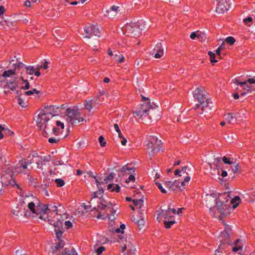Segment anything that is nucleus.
Returning a JSON list of instances; mask_svg holds the SVG:
<instances>
[{
  "instance_id": "1",
  "label": "nucleus",
  "mask_w": 255,
  "mask_h": 255,
  "mask_svg": "<svg viewBox=\"0 0 255 255\" xmlns=\"http://www.w3.org/2000/svg\"><path fill=\"white\" fill-rule=\"evenodd\" d=\"M142 99L144 102L140 104V107L134 113L137 116L139 117L142 120H152V119H157L159 116L158 111L151 105L150 99L148 98L141 96Z\"/></svg>"
},
{
  "instance_id": "2",
  "label": "nucleus",
  "mask_w": 255,
  "mask_h": 255,
  "mask_svg": "<svg viewBox=\"0 0 255 255\" xmlns=\"http://www.w3.org/2000/svg\"><path fill=\"white\" fill-rule=\"evenodd\" d=\"M194 98L196 99L202 105V112L208 113L212 110L213 103L210 102L211 100L208 98L207 93L204 88L202 86H199L193 92Z\"/></svg>"
},
{
  "instance_id": "3",
  "label": "nucleus",
  "mask_w": 255,
  "mask_h": 255,
  "mask_svg": "<svg viewBox=\"0 0 255 255\" xmlns=\"http://www.w3.org/2000/svg\"><path fill=\"white\" fill-rule=\"evenodd\" d=\"M47 113L46 111L42 109L36 120V125L40 130H42V134L44 137H47L48 134L46 131L48 128L46 124L50 120V117L47 115Z\"/></svg>"
},
{
  "instance_id": "4",
  "label": "nucleus",
  "mask_w": 255,
  "mask_h": 255,
  "mask_svg": "<svg viewBox=\"0 0 255 255\" xmlns=\"http://www.w3.org/2000/svg\"><path fill=\"white\" fill-rule=\"evenodd\" d=\"M65 113L67 117V121L72 125L79 124L81 122L84 121L83 118L80 117V113L78 112V109H75L67 108L66 109Z\"/></svg>"
},
{
  "instance_id": "5",
  "label": "nucleus",
  "mask_w": 255,
  "mask_h": 255,
  "mask_svg": "<svg viewBox=\"0 0 255 255\" xmlns=\"http://www.w3.org/2000/svg\"><path fill=\"white\" fill-rule=\"evenodd\" d=\"M24 66L25 65L23 63L18 61L17 60L16 61L11 60L9 61V64L7 67V68H10V69L4 71L2 74V76L6 78L15 75L16 71H20Z\"/></svg>"
},
{
  "instance_id": "6",
  "label": "nucleus",
  "mask_w": 255,
  "mask_h": 255,
  "mask_svg": "<svg viewBox=\"0 0 255 255\" xmlns=\"http://www.w3.org/2000/svg\"><path fill=\"white\" fill-rule=\"evenodd\" d=\"M211 196H213V197H215V205L213 208L210 207L209 208V211L211 213L213 209H216L219 213L220 214L219 218L221 219L222 218L226 216L228 213V207L224 201L221 200L219 197H216V195L214 196V194H211Z\"/></svg>"
},
{
  "instance_id": "7",
  "label": "nucleus",
  "mask_w": 255,
  "mask_h": 255,
  "mask_svg": "<svg viewBox=\"0 0 255 255\" xmlns=\"http://www.w3.org/2000/svg\"><path fill=\"white\" fill-rule=\"evenodd\" d=\"M37 210H40L43 214L42 215L39 216V218L43 219V217L45 216L46 214L51 213L55 214V215L58 214L57 207L55 204H40L37 206Z\"/></svg>"
},
{
  "instance_id": "8",
  "label": "nucleus",
  "mask_w": 255,
  "mask_h": 255,
  "mask_svg": "<svg viewBox=\"0 0 255 255\" xmlns=\"http://www.w3.org/2000/svg\"><path fill=\"white\" fill-rule=\"evenodd\" d=\"M162 143L155 136H150L147 144L148 149L151 150V154H154L158 152L162 147Z\"/></svg>"
},
{
  "instance_id": "9",
  "label": "nucleus",
  "mask_w": 255,
  "mask_h": 255,
  "mask_svg": "<svg viewBox=\"0 0 255 255\" xmlns=\"http://www.w3.org/2000/svg\"><path fill=\"white\" fill-rule=\"evenodd\" d=\"M55 241V242L52 243L50 246L49 252L51 253L52 255H60L59 253H61L62 252V250L64 249L65 243L64 240Z\"/></svg>"
},
{
  "instance_id": "10",
  "label": "nucleus",
  "mask_w": 255,
  "mask_h": 255,
  "mask_svg": "<svg viewBox=\"0 0 255 255\" xmlns=\"http://www.w3.org/2000/svg\"><path fill=\"white\" fill-rule=\"evenodd\" d=\"M125 29L127 32L131 36H139L141 34L140 29L139 28L138 24L135 23H130L125 26Z\"/></svg>"
},
{
  "instance_id": "11",
  "label": "nucleus",
  "mask_w": 255,
  "mask_h": 255,
  "mask_svg": "<svg viewBox=\"0 0 255 255\" xmlns=\"http://www.w3.org/2000/svg\"><path fill=\"white\" fill-rule=\"evenodd\" d=\"M84 32L86 34L85 37L90 38L93 35L100 37L101 32L99 27L96 25H89L84 27Z\"/></svg>"
},
{
  "instance_id": "12",
  "label": "nucleus",
  "mask_w": 255,
  "mask_h": 255,
  "mask_svg": "<svg viewBox=\"0 0 255 255\" xmlns=\"http://www.w3.org/2000/svg\"><path fill=\"white\" fill-rule=\"evenodd\" d=\"M217 1L216 10L219 13H223L229 9L230 4L227 0H216Z\"/></svg>"
},
{
  "instance_id": "13",
  "label": "nucleus",
  "mask_w": 255,
  "mask_h": 255,
  "mask_svg": "<svg viewBox=\"0 0 255 255\" xmlns=\"http://www.w3.org/2000/svg\"><path fill=\"white\" fill-rule=\"evenodd\" d=\"M120 171L122 172L126 173L128 172V174H130L128 178L126 180V182L128 183L130 181L135 180L134 176L131 174L135 171V168L134 167H129L128 166V165H126L122 167V168L120 169Z\"/></svg>"
},
{
  "instance_id": "14",
  "label": "nucleus",
  "mask_w": 255,
  "mask_h": 255,
  "mask_svg": "<svg viewBox=\"0 0 255 255\" xmlns=\"http://www.w3.org/2000/svg\"><path fill=\"white\" fill-rule=\"evenodd\" d=\"M27 168V163L25 159L20 160L14 167L15 172L17 173H22Z\"/></svg>"
},
{
  "instance_id": "15",
  "label": "nucleus",
  "mask_w": 255,
  "mask_h": 255,
  "mask_svg": "<svg viewBox=\"0 0 255 255\" xmlns=\"http://www.w3.org/2000/svg\"><path fill=\"white\" fill-rule=\"evenodd\" d=\"M152 55L154 54V57L156 59L161 58L164 53L163 48L161 43H157L152 51Z\"/></svg>"
},
{
  "instance_id": "16",
  "label": "nucleus",
  "mask_w": 255,
  "mask_h": 255,
  "mask_svg": "<svg viewBox=\"0 0 255 255\" xmlns=\"http://www.w3.org/2000/svg\"><path fill=\"white\" fill-rule=\"evenodd\" d=\"M50 160L51 156L50 155L39 157V158L36 162L37 168L42 170V165H45L46 162H49Z\"/></svg>"
},
{
  "instance_id": "17",
  "label": "nucleus",
  "mask_w": 255,
  "mask_h": 255,
  "mask_svg": "<svg viewBox=\"0 0 255 255\" xmlns=\"http://www.w3.org/2000/svg\"><path fill=\"white\" fill-rule=\"evenodd\" d=\"M17 79V77H14V79L13 80L7 81L4 88H7L13 91H16V87H17L18 85Z\"/></svg>"
},
{
  "instance_id": "18",
  "label": "nucleus",
  "mask_w": 255,
  "mask_h": 255,
  "mask_svg": "<svg viewBox=\"0 0 255 255\" xmlns=\"http://www.w3.org/2000/svg\"><path fill=\"white\" fill-rule=\"evenodd\" d=\"M96 182L97 183V187L99 190L97 192H93L92 197V198H95L97 197L98 194H102L104 193V188L105 187V185L104 187H102V184H104L103 182H100L98 179H96Z\"/></svg>"
},
{
  "instance_id": "19",
  "label": "nucleus",
  "mask_w": 255,
  "mask_h": 255,
  "mask_svg": "<svg viewBox=\"0 0 255 255\" xmlns=\"http://www.w3.org/2000/svg\"><path fill=\"white\" fill-rule=\"evenodd\" d=\"M131 220L137 224L139 230L143 228L145 224V221L142 217L141 216L138 218L132 217Z\"/></svg>"
},
{
  "instance_id": "20",
  "label": "nucleus",
  "mask_w": 255,
  "mask_h": 255,
  "mask_svg": "<svg viewBox=\"0 0 255 255\" xmlns=\"http://www.w3.org/2000/svg\"><path fill=\"white\" fill-rule=\"evenodd\" d=\"M234 83H236L237 85H239L243 87L248 92H251L253 91L252 86L248 85L247 84V81L240 82L238 79H236L235 80Z\"/></svg>"
},
{
  "instance_id": "21",
  "label": "nucleus",
  "mask_w": 255,
  "mask_h": 255,
  "mask_svg": "<svg viewBox=\"0 0 255 255\" xmlns=\"http://www.w3.org/2000/svg\"><path fill=\"white\" fill-rule=\"evenodd\" d=\"M231 231V229L229 227H226L225 229L221 232L220 237L223 238V239H229Z\"/></svg>"
},
{
  "instance_id": "22",
  "label": "nucleus",
  "mask_w": 255,
  "mask_h": 255,
  "mask_svg": "<svg viewBox=\"0 0 255 255\" xmlns=\"http://www.w3.org/2000/svg\"><path fill=\"white\" fill-rule=\"evenodd\" d=\"M61 255H78L77 253L74 249L72 248L71 249L68 248H64L61 253Z\"/></svg>"
},
{
  "instance_id": "23",
  "label": "nucleus",
  "mask_w": 255,
  "mask_h": 255,
  "mask_svg": "<svg viewBox=\"0 0 255 255\" xmlns=\"http://www.w3.org/2000/svg\"><path fill=\"white\" fill-rule=\"evenodd\" d=\"M54 106L50 105L44 107L43 109L44 111H46L47 112V115L51 118L55 116V111H54Z\"/></svg>"
},
{
  "instance_id": "24",
  "label": "nucleus",
  "mask_w": 255,
  "mask_h": 255,
  "mask_svg": "<svg viewBox=\"0 0 255 255\" xmlns=\"http://www.w3.org/2000/svg\"><path fill=\"white\" fill-rule=\"evenodd\" d=\"M35 206L34 203L31 202L28 204V208L33 214H36L37 215L41 214L42 212L40 210H37V208H35Z\"/></svg>"
},
{
  "instance_id": "25",
  "label": "nucleus",
  "mask_w": 255,
  "mask_h": 255,
  "mask_svg": "<svg viewBox=\"0 0 255 255\" xmlns=\"http://www.w3.org/2000/svg\"><path fill=\"white\" fill-rule=\"evenodd\" d=\"M234 114L229 113L226 115V120L229 124H233L236 122V117L234 116Z\"/></svg>"
},
{
  "instance_id": "26",
  "label": "nucleus",
  "mask_w": 255,
  "mask_h": 255,
  "mask_svg": "<svg viewBox=\"0 0 255 255\" xmlns=\"http://www.w3.org/2000/svg\"><path fill=\"white\" fill-rule=\"evenodd\" d=\"M24 208H22V205H18L15 210L12 211L13 214L16 216H21L22 215V211L24 210Z\"/></svg>"
},
{
  "instance_id": "27",
  "label": "nucleus",
  "mask_w": 255,
  "mask_h": 255,
  "mask_svg": "<svg viewBox=\"0 0 255 255\" xmlns=\"http://www.w3.org/2000/svg\"><path fill=\"white\" fill-rule=\"evenodd\" d=\"M240 202L241 199L239 196H235L231 201V203L233 204V208L234 209L237 208L239 206Z\"/></svg>"
},
{
  "instance_id": "28",
  "label": "nucleus",
  "mask_w": 255,
  "mask_h": 255,
  "mask_svg": "<svg viewBox=\"0 0 255 255\" xmlns=\"http://www.w3.org/2000/svg\"><path fill=\"white\" fill-rule=\"evenodd\" d=\"M54 231L55 232L57 239H60L64 231L63 228L60 229L58 226H55Z\"/></svg>"
},
{
  "instance_id": "29",
  "label": "nucleus",
  "mask_w": 255,
  "mask_h": 255,
  "mask_svg": "<svg viewBox=\"0 0 255 255\" xmlns=\"http://www.w3.org/2000/svg\"><path fill=\"white\" fill-rule=\"evenodd\" d=\"M240 240H236L235 242L234 246L232 247V251L234 252H237L238 251L242 250L243 248V246L239 245V242Z\"/></svg>"
},
{
  "instance_id": "30",
  "label": "nucleus",
  "mask_w": 255,
  "mask_h": 255,
  "mask_svg": "<svg viewBox=\"0 0 255 255\" xmlns=\"http://www.w3.org/2000/svg\"><path fill=\"white\" fill-rule=\"evenodd\" d=\"M162 213L164 215V218L165 219H170L172 217H173V215H172V213L170 211V208H168L167 210H166L164 211H162Z\"/></svg>"
},
{
  "instance_id": "31",
  "label": "nucleus",
  "mask_w": 255,
  "mask_h": 255,
  "mask_svg": "<svg viewBox=\"0 0 255 255\" xmlns=\"http://www.w3.org/2000/svg\"><path fill=\"white\" fill-rule=\"evenodd\" d=\"M119 8V7L118 6H116V5L112 6L109 9H108V10H106L107 14H105V15L107 16H110V15H109L110 13L112 12V11H114L115 13H117L118 9Z\"/></svg>"
},
{
  "instance_id": "32",
  "label": "nucleus",
  "mask_w": 255,
  "mask_h": 255,
  "mask_svg": "<svg viewBox=\"0 0 255 255\" xmlns=\"http://www.w3.org/2000/svg\"><path fill=\"white\" fill-rule=\"evenodd\" d=\"M26 69V73L29 75H33L35 72V69L33 66H26L25 65L24 66Z\"/></svg>"
},
{
  "instance_id": "33",
  "label": "nucleus",
  "mask_w": 255,
  "mask_h": 255,
  "mask_svg": "<svg viewBox=\"0 0 255 255\" xmlns=\"http://www.w3.org/2000/svg\"><path fill=\"white\" fill-rule=\"evenodd\" d=\"M133 204L135 206H139V209H140L141 207L143 206V200L142 199L139 200H132Z\"/></svg>"
},
{
  "instance_id": "34",
  "label": "nucleus",
  "mask_w": 255,
  "mask_h": 255,
  "mask_svg": "<svg viewBox=\"0 0 255 255\" xmlns=\"http://www.w3.org/2000/svg\"><path fill=\"white\" fill-rule=\"evenodd\" d=\"M222 160H223V162L226 164L231 165V164L235 163V162H234V161H233L234 159L233 158H227V157L224 156L223 157Z\"/></svg>"
},
{
  "instance_id": "35",
  "label": "nucleus",
  "mask_w": 255,
  "mask_h": 255,
  "mask_svg": "<svg viewBox=\"0 0 255 255\" xmlns=\"http://www.w3.org/2000/svg\"><path fill=\"white\" fill-rule=\"evenodd\" d=\"M101 200L100 204L98 206V208L99 209H101L102 210H105L108 206L107 205H106L105 203H106V201L104 200L101 199H100Z\"/></svg>"
},
{
  "instance_id": "36",
  "label": "nucleus",
  "mask_w": 255,
  "mask_h": 255,
  "mask_svg": "<svg viewBox=\"0 0 255 255\" xmlns=\"http://www.w3.org/2000/svg\"><path fill=\"white\" fill-rule=\"evenodd\" d=\"M208 55L210 58V61L212 63H216L218 62V60L215 59V54L212 51H209L208 52Z\"/></svg>"
},
{
  "instance_id": "37",
  "label": "nucleus",
  "mask_w": 255,
  "mask_h": 255,
  "mask_svg": "<svg viewBox=\"0 0 255 255\" xmlns=\"http://www.w3.org/2000/svg\"><path fill=\"white\" fill-rule=\"evenodd\" d=\"M114 59L118 61V63H123L125 61V58L122 54H121L120 55H115Z\"/></svg>"
},
{
  "instance_id": "38",
  "label": "nucleus",
  "mask_w": 255,
  "mask_h": 255,
  "mask_svg": "<svg viewBox=\"0 0 255 255\" xmlns=\"http://www.w3.org/2000/svg\"><path fill=\"white\" fill-rule=\"evenodd\" d=\"M232 170L234 173H241V166L239 164V163H237L236 164L234 167L232 168Z\"/></svg>"
},
{
  "instance_id": "39",
  "label": "nucleus",
  "mask_w": 255,
  "mask_h": 255,
  "mask_svg": "<svg viewBox=\"0 0 255 255\" xmlns=\"http://www.w3.org/2000/svg\"><path fill=\"white\" fill-rule=\"evenodd\" d=\"M224 243L220 244L218 249L215 252V255H218V253H223L224 252Z\"/></svg>"
},
{
  "instance_id": "40",
  "label": "nucleus",
  "mask_w": 255,
  "mask_h": 255,
  "mask_svg": "<svg viewBox=\"0 0 255 255\" xmlns=\"http://www.w3.org/2000/svg\"><path fill=\"white\" fill-rule=\"evenodd\" d=\"M55 182L56 183L57 186L58 187H62L65 184L64 181L61 178L56 179L55 180Z\"/></svg>"
},
{
  "instance_id": "41",
  "label": "nucleus",
  "mask_w": 255,
  "mask_h": 255,
  "mask_svg": "<svg viewBox=\"0 0 255 255\" xmlns=\"http://www.w3.org/2000/svg\"><path fill=\"white\" fill-rule=\"evenodd\" d=\"M225 41L230 45H232L236 42V39L232 36H229L226 38Z\"/></svg>"
},
{
  "instance_id": "42",
  "label": "nucleus",
  "mask_w": 255,
  "mask_h": 255,
  "mask_svg": "<svg viewBox=\"0 0 255 255\" xmlns=\"http://www.w3.org/2000/svg\"><path fill=\"white\" fill-rule=\"evenodd\" d=\"M115 174L114 173H111L107 177H105V178L104 179V181L105 182H103V183H104L103 185H105L106 184H107L108 181L113 180L114 179V175Z\"/></svg>"
},
{
  "instance_id": "43",
  "label": "nucleus",
  "mask_w": 255,
  "mask_h": 255,
  "mask_svg": "<svg viewBox=\"0 0 255 255\" xmlns=\"http://www.w3.org/2000/svg\"><path fill=\"white\" fill-rule=\"evenodd\" d=\"M175 223V221H164V225L166 229H169L171 226Z\"/></svg>"
},
{
  "instance_id": "44",
  "label": "nucleus",
  "mask_w": 255,
  "mask_h": 255,
  "mask_svg": "<svg viewBox=\"0 0 255 255\" xmlns=\"http://www.w3.org/2000/svg\"><path fill=\"white\" fill-rule=\"evenodd\" d=\"M253 19L251 17H248L243 19L244 22L247 25L250 26L253 23Z\"/></svg>"
},
{
  "instance_id": "45",
  "label": "nucleus",
  "mask_w": 255,
  "mask_h": 255,
  "mask_svg": "<svg viewBox=\"0 0 255 255\" xmlns=\"http://www.w3.org/2000/svg\"><path fill=\"white\" fill-rule=\"evenodd\" d=\"M85 108L88 110L89 112H91L92 109L93 108V106L92 104L91 101H86Z\"/></svg>"
},
{
  "instance_id": "46",
  "label": "nucleus",
  "mask_w": 255,
  "mask_h": 255,
  "mask_svg": "<svg viewBox=\"0 0 255 255\" xmlns=\"http://www.w3.org/2000/svg\"><path fill=\"white\" fill-rule=\"evenodd\" d=\"M155 184L157 186L158 188L160 190L161 192L162 193H166V191L163 188L161 184L158 182H155Z\"/></svg>"
},
{
  "instance_id": "47",
  "label": "nucleus",
  "mask_w": 255,
  "mask_h": 255,
  "mask_svg": "<svg viewBox=\"0 0 255 255\" xmlns=\"http://www.w3.org/2000/svg\"><path fill=\"white\" fill-rule=\"evenodd\" d=\"M105 138L103 135H101L99 138V141L100 143V145L102 147L105 146L106 142L104 141Z\"/></svg>"
},
{
  "instance_id": "48",
  "label": "nucleus",
  "mask_w": 255,
  "mask_h": 255,
  "mask_svg": "<svg viewBox=\"0 0 255 255\" xmlns=\"http://www.w3.org/2000/svg\"><path fill=\"white\" fill-rule=\"evenodd\" d=\"M105 250V248L103 246H101L100 247L95 250L97 255H101Z\"/></svg>"
},
{
  "instance_id": "49",
  "label": "nucleus",
  "mask_w": 255,
  "mask_h": 255,
  "mask_svg": "<svg viewBox=\"0 0 255 255\" xmlns=\"http://www.w3.org/2000/svg\"><path fill=\"white\" fill-rule=\"evenodd\" d=\"M61 140L60 138H54V137H50L48 139V141L50 143H57Z\"/></svg>"
},
{
  "instance_id": "50",
  "label": "nucleus",
  "mask_w": 255,
  "mask_h": 255,
  "mask_svg": "<svg viewBox=\"0 0 255 255\" xmlns=\"http://www.w3.org/2000/svg\"><path fill=\"white\" fill-rule=\"evenodd\" d=\"M126 226L125 224H122L120 226V228H118L115 230V233H122V234L124 233V230L125 229Z\"/></svg>"
},
{
  "instance_id": "51",
  "label": "nucleus",
  "mask_w": 255,
  "mask_h": 255,
  "mask_svg": "<svg viewBox=\"0 0 255 255\" xmlns=\"http://www.w3.org/2000/svg\"><path fill=\"white\" fill-rule=\"evenodd\" d=\"M54 111H55V116H57L59 114H62L63 113H65V112L61 111L60 108L59 107H56L54 106Z\"/></svg>"
},
{
  "instance_id": "52",
  "label": "nucleus",
  "mask_w": 255,
  "mask_h": 255,
  "mask_svg": "<svg viewBox=\"0 0 255 255\" xmlns=\"http://www.w3.org/2000/svg\"><path fill=\"white\" fill-rule=\"evenodd\" d=\"M224 48V43H222V44L218 48V49L216 50V54L219 56V58H221L220 53L221 51Z\"/></svg>"
},
{
  "instance_id": "53",
  "label": "nucleus",
  "mask_w": 255,
  "mask_h": 255,
  "mask_svg": "<svg viewBox=\"0 0 255 255\" xmlns=\"http://www.w3.org/2000/svg\"><path fill=\"white\" fill-rule=\"evenodd\" d=\"M27 178L29 182H30L32 184H35L36 183V178H34L30 176V175H27Z\"/></svg>"
},
{
  "instance_id": "54",
  "label": "nucleus",
  "mask_w": 255,
  "mask_h": 255,
  "mask_svg": "<svg viewBox=\"0 0 255 255\" xmlns=\"http://www.w3.org/2000/svg\"><path fill=\"white\" fill-rule=\"evenodd\" d=\"M17 102L19 105H20L22 107H25L26 106V103L24 102V101L22 100L21 98H18L17 99Z\"/></svg>"
},
{
  "instance_id": "55",
  "label": "nucleus",
  "mask_w": 255,
  "mask_h": 255,
  "mask_svg": "<svg viewBox=\"0 0 255 255\" xmlns=\"http://www.w3.org/2000/svg\"><path fill=\"white\" fill-rule=\"evenodd\" d=\"M221 157H217L216 158H215L214 161V164L216 166V167H219L220 166V163H221Z\"/></svg>"
},
{
  "instance_id": "56",
  "label": "nucleus",
  "mask_w": 255,
  "mask_h": 255,
  "mask_svg": "<svg viewBox=\"0 0 255 255\" xmlns=\"http://www.w3.org/2000/svg\"><path fill=\"white\" fill-rule=\"evenodd\" d=\"M24 83L25 84V86L21 87L20 89H23V90L29 89L30 88V86H29V83L28 81L27 80L25 81H24Z\"/></svg>"
},
{
  "instance_id": "57",
  "label": "nucleus",
  "mask_w": 255,
  "mask_h": 255,
  "mask_svg": "<svg viewBox=\"0 0 255 255\" xmlns=\"http://www.w3.org/2000/svg\"><path fill=\"white\" fill-rule=\"evenodd\" d=\"M120 191V187L118 184H115V185L114 184V186L113 189H112L111 190V192L115 191L117 193L119 192Z\"/></svg>"
},
{
  "instance_id": "58",
  "label": "nucleus",
  "mask_w": 255,
  "mask_h": 255,
  "mask_svg": "<svg viewBox=\"0 0 255 255\" xmlns=\"http://www.w3.org/2000/svg\"><path fill=\"white\" fill-rule=\"evenodd\" d=\"M56 125L58 127H60L61 129H63L64 128V123L61 122L60 121H57L56 122Z\"/></svg>"
},
{
  "instance_id": "59",
  "label": "nucleus",
  "mask_w": 255,
  "mask_h": 255,
  "mask_svg": "<svg viewBox=\"0 0 255 255\" xmlns=\"http://www.w3.org/2000/svg\"><path fill=\"white\" fill-rule=\"evenodd\" d=\"M52 133L56 136L59 135V132L58 131V128H56V127H54L52 128Z\"/></svg>"
},
{
  "instance_id": "60",
  "label": "nucleus",
  "mask_w": 255,
  "mask_h": 255,
  "mask_svg": "<svg viewBox=\"0 0 255 255\" xmlns=\"http://www.w3.org/2000/svg\"><path fill=\"white\" fill-rule=\"evenodd\" d=\"M219 195H220V197H222L223 198H224L225 199H226V202H227L228 201V199H227V198H229V193H223L220 194Z\"/></svg>"
},
{
  "instance_id": "61",
  "label": "nucleus",
  "mask_w": 255,
  "mask_h": 255,
  "mask_svg": "<svg viewBox=\"0 0 255 255\" xmlns=\"http://www.w3.org/2000/svg\"><path fill=\"white\" fill-rule=\"evenodd\" d=\"M136 252V249L135 248L133 247H131L130 251H129V254L130 255H135V252Z\"/></svg>"
},
{
  "instance_id": "62",
  "label": "nucleus",
  "mask_w": 255,
  "mask_h": 255,
  "mask_svg": "<svg viewBox=\"0 0 255 255\" xmlns=\"http://www.w3.org/2000/svg\"><path fill=\"white\" fill-rule=\"evenodd\" d=\"M65 226L68 229L72 226V223L70 221H66L65 222Z\"/></svg>"
},
{
  "instance_id": "63",
  "label": "nucleus",
  "mask_w": 255,
  "mask_h": 255,
  "mask_svg": "<svg viewBox=\"0 0 255 255\" xmlns=\"http://www.w3.org/2000/svg\"><path fill=\"white\" fill-rule=\"evenodd\" d=\"M188 167L187 166H185L183 167H182L180 170L181 171V172L183 174H187V173L186 171V170L187 169Z\"/></svg>"
},
{
  "instance_id": "64",
  "label": "nucleus",
  "mask_w": 255,
  "mask_h": 255,
  "mask_svg": "<svg viewBox=\"0 0 255 255\" xmlns=\"http://www.w3.org/2000/svg\"><path fill=\"white\" fill-rule=\"evenodd\" d=\"M196 37L198 38L199 35L197 34L195 32H192L190 35V37L192 39H194Z\"/></svg>"
}]
</instances>
